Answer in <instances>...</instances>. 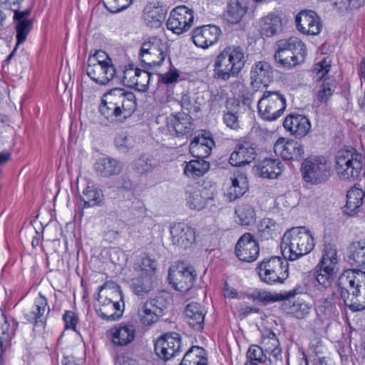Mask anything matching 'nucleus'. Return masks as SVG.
<instances>
[{"instance_id": "obj_1", "label": "nucleus", "mask_w": 365, "mask_h": 365, "mask_svg": "<svg viewBox=\"0 0 365 365\" xmlns=\"http://www.w3.org/2000/svg\"><path fill=\"white\" fill-rule=\"evenodd\" d=\"M136 109V98L131 91L115 88L105 93L98 110L110 123H118L129 118Z\"/></svg>"}, {"instance_id": "obj_2", "label": "nucleus", "mask_w": 365, "mask_h": 365, "mask_svg": "<svg viewBox=\"0 0 365 365\" xmlns=\"http://www.w3.org/2000/svg\"><path fill=\"white\" fill-rule=\"evenodd\" d=\"M314 246L310 232L304 227H296L283 235L280 247L284 258L294 261L311 252Z\"/></svg>"}, {"instance_id": "obj_3", "label": "nucleus", "mask_w": 365, "mask_h": 365, "mask_svg": "<svg viewBox=\"0 0 365 365\" xmlns=\"http://www.w3.org/2000/svg\"><path fill=\"white\" fill-rule=\"evenodd\" d=\"M247 61L245 50L237 45L225 47L216 57L215 72L218 78L224 81L236 77Z\"/></svg>"}, {"instance_id": "obj_4", "label": "nucleus", "mask_w": 365, "mask_h": 365, "mask_svg": "<svg viewBox=\"0 0 365 365\" xmlns=\"http://www.w3.org/2000/svg\"><path fill=\"white\" fill-rule=\"evenodd\" d=\"M286 259L272 256L259 262L257 270L260 279L270 285L283 283L289 275V264Z\"/></svg>"}, {"instance_id": "obj_5", "label": "nucleus", "mask_w": 365, "mask_h": 365, "mask_svg": "<svg viewBox=\"0 0 365 365\" xmlns=\"http://www.w3.org/2000/svg\"><path fill=\"white\" fill-rule=\"evenodd\" d=\"M363 157L354 150H341L335 158V168L342 180H354L362 170Z\"/></svg>"}, {"instance_id": "obj_6", "label": "nucleus", "mask_w": 365, "mask_h": 365, "mask_svg": "<svg viewBox=\"0 0 365 365\" xmlns=\"http://www.w3.org/2000/svg\"><path fill=\"white\" fill-rule=\"evenodd\" d=\"M286 107V98L279 91L266 90L257 103L259 115L267 121H274L279 118Z\"/></svg>"}, {"instance_id": "obj_7", "label": "nucleus", "mask_w": 365, "mask_h": 365, "mask_svg": "<svg viewBox=\"0 0 365 365\" xmlns=\"http://www.w3.org/2000/svg\"><path fill=\"white\" fill-rule=\"evenodd\" d=\"M337 263L336 249L330 245L326 246L322 257L315 268V279L319 285L324 288L331 287L336 277Z\"/></svg>"}, {"instance_id": "obj_8", "label": "nucleus", "mask_w": 365, "mask_h": 365, "mask_svg": "<svg viewBox=\"0 0 365 365\" xmlns=\"http://www.w3.org/2000/svg\"><path fill=\"white\" fill-rule=\"evenodd\" d=\"M302 173L307 182L318 185L330 176V168L324 157L308 158L302 164Z\"/></svg>"}, {"instance_id": "obj_9", "label": "nucleus", "mask_w": 365, "mask_h": 365, "mask_svg": "<svg viewBox=\"0 0 365 365\" xmlns=\"http://www.w3.org/2000/svg\"><path fill=\"white\" fill-rule=\"evenodd\" d=\"M168 52V43L158 37H153L142 44L139 55L142 63L155 66L162 64Z\"/></svg>"}, {"instance_id": "obj_10", "label": "nucleus", "mask_w": 365, "mask_h": 365, "mask_svg": "<svg viewBox=\"0 0 365 365\" xmlns=\"http://www.w3.org/2000/svg\"><path fill=\"white\" fill-rule=\"evenodd\" d=\"M194 21L192 9L180 5L173 9L166 22L167 28L176 34L187 31Z\"/></svg>"}, {"instance_id": "obj_11", "label": "nucleus", "mask_w": 365, "mask_h": 365, "mask_svg": "<svg viewBox=\"0 0 365 365\" xmlns=\"http://www.w3.org/2000/svg\"><path fill=\"white\" fill-rule=\"evenodd\" d=\"M173 245L185 250L195 242V232L192 227L183 222L175 223L170 229Z\"/></svg>"}, {"instance_id": "obj_12", "label": "nucleus", "mask_w": 365, "mask_h": 365, "mask_svg": "<svg viewBox=\"0 0 365 365\" xmlns=\"http://www.w3.org/2000/svg\"><path fill=\"white\" fill-rule=\"evenodd\" d=\"M180 351V338L178 334H165L155 344L156 355L167 361L175 356Z\"/></svg>"}, {"instance_id": "obj_13", "label": "nucleus", "mask_w": 365, "mask_h": 365, "mask_svg": "<svg viewBox=\"0 0 365 365\" xmlns=\"http://www.w3.org/2000/svg\"><path fill=\"white\" fill-rule=\"evenodd\" d=\"M31 14V8L28 7L21 13H14L11 18L15 23L16 43L13 51L7 57V61L11 58L21 44H23L27 38L28 34L32 29L33 22L28 17Z\"/></svg>"}, {"instance_id": "obj_14", "label": "nucleus", "mask_w": 365, "mask_h": 365, "mask_svg": "<svg viewBox=\"0 0 365 365\" xmlns=\"http://www.w3.org/2000/svg\"><path fill=\"white\" fill-rule=\"evenodd\" d=\"M196 273L192 267L170 269L168 279L173 287L181 292L189 291L194 284Z\"/></svg>"}, {"instance_id": "obj_15", "label": "nucleus", "mask_w": 365, "mask_h": 365, "mask_svg": "<svg viewBox=\"0 0 365 365\" xmlns=\"http://www.w3.org/2000/svg\"><path fill=\"white\" fill-rule=\"evenodd\" d=\"M259 252V244L249 232L242 235L235 246V254L241 261L254 262L258 257Z\"/></svg>"}, {"instance_id": "obj_16", "label": "nucleus", "mask_w": 365, "mask_h": 365, "mask_svg": "<svg viewBox=\"0 0 365 365\" xmlns=\"http://www.w3.org/2000/svg\"><path fill=\"white\" fill-rule=\"evenodd\" d=\"M274 152L287 160H299L304 157V145L294 140L279 138L274 145Z\"/></svg>"}, {"instance_id": "obj_17", "label": "nucleus", "mask_w": 365, "mask_h": 365, "mask_svg": "<svg viewBox=\"0 0 365 365\" xmlns=\"http://www.w3.org/2000/svg\"><path fill=\"white\" fill-rule=\"evenodd\" d=\"M297 29L306 35H317L322 29V24L317 13L312 10L300 11L295 19Z\"/></svg>"}, {"instance_id": "obj_18", "label": "nucleus", "mask_w": 365, "mask_h": 365, "mask_svg": "<svg viewBox=\"0 0 365 365\" xmlns=\"http://www.w3.org/2000/svg\"><path fill=\"white\" fill-rule=\"evenodd\" d=\"M192 34L193 43L197 47L207 48L218 41L221 30L218 26L209 24L195 28Z\"/></svg>"}, {"instance_id": "obj_19", "label": "nucleus", "mask_w": 365, "mask_h": 365, "mask_svg": "<svg viewBox=\"0 0 365 365\" xmlns=\"http://www.w3.org/2000/svg\"><path fill=\"white\" fill-rule=\"evenodd\" d=\"M43 295L39 293V299L36 300L32 309L24 314L26 320L33 324L34 332L43 338L46 329V318L43 316L46 307Z\"/></svg>"}, {"instance_id": "obj_20", "label": "nucleus", "mask_w": 365, "mask_h": 365, "mask_svg": "<svg viewBox=\"0 0 365 365\" xmlns=\"http://www.w3.org/2000/svg\"><path fill=\"white\" fill-rule=\"evenodd\" d=\"M94 59L87 65L86 73L92 81L100 85H106L115 76L116 71L113 64H95Z\"/></svg>"}, {"instance_id": "obj_21", "label": "nucleus", "mask_w": 365, "mask_h": 365, "mask_svg": "<svg viewBox=\"0 0 365 365\" xmlns=\"http://www.w3.org/2000/svg\"><path fill=\"white\" fill-rule=\"evenodd\" d=\"M255 148L248 141L238 143L230 155L229 162L233 166H242L250 164L255 159Z\"/></svg>"}, {"instance_id": "obj_22", "label": "nucleus", "mask_w": 365, "mask_h": 365, "mask_svg": "<svg viewBox=\"0 0 365 365\" xmlns=\"http://www.w3.org/2000/svg\"><path fill=\"white\" fill-rule=\"evenodd\" d=\"M284 128L296 138L304 137L311 129L309 120L303 115L292 113L287 115L283 123Z\"/></svg>"}, {"instance_id": "obj_23", "label": "nucleus", "mask_w": 365, "mask_h": 365, "mask_svg": "<svg viewBox=\"0 0 365 365\" xmlns=\"http://www.w3.org/2000/svg\"><path fill=\"white\" fill-rule=\"evenodd\" d=\"M185 194L187 203L192 210H202L207 203L214 199L213 193L210 194L205 187L199 189L193 186H187Z\"/></svg>"}, {"instance_id": "obj_24", "label": "nucleus", "mask_w": 365, "mask_h": 365, "mask_svg": "<svg viewBox=\"0 0 365 365\" xmlns=\"http://www.w3.org/2000/svg\"><path fill=\"white\" fill-rule=\"evenodd\" d=\"M338 287L341 299L351 310L356 312L365 309V287L363 295H361L362 290L359 289H344L343 286H338Z\"/></svg>"}, {"instance_id": "obj_25", "label": "nucleus", "mask_w": 365, "mask_h": 365, "mask_svg": "<svg viewBox=\"0 0 365 365\" xmlns=\"http://www.w3.org/2000/svg\"><path fill=\"white\" fill-rule=\"evenodd\" d=\"M338 286H343L344 289L363 290L365 288V271L355 269L344 271L339 277Z\"/></svg>"}, {"instance_id": "obj_26", "label": "nucleus", "mask_w": 365, "mask_h": 365, "mask_svg": "<svg viewBox=\"0 0 365 365\" xmlns=\"http://www.w3.org/2000/svg\"><path fill=\"white\" fill-rule=\"evenodd\" d=\"M185 317L188 324L196 331L204 328V321L206 311L201 304L192 302L184 310Z\"/></svg>"}, {"instance_id": "obj_27", "label": "nucleus", "mask_w": 365, "mask_h": 365, "mask_svg": "<svg viewBox=\"0 0 365 365\" xmlns=\"http://www.w3.org/2000/svg\"><path fill=\"white\" fill-rule=\"evenodd\" d=\"M282 31V17L280 14L271 12L259 20L262 36L272 37Z\"/></svg>"}, {"instance_id": "obj_28", "label": "nucleus", "mask_w": 365, "mask_h": 365, "mask_svg": "<svg viewBox=\"0 0 365 365\" xmlns=\"http://www.w3.org/2000/svg\"><path fill=\"white\" fill-rule=\"evenodd\" d=\"M168 126L174 129L178 137L190 134L193 130L192 118L185 113H173L170 116Z\"/></svg>"}, {"instance_id": "obj_29", "label": "nucleus", "mask_w": 365, "mask_h": 365, "mask_svg": "<svg viewBox=\"0 0 365 365\" xmlns=\"http://www.w3.org/2000/svg\"><path fill=\"white\" fill-rule=\"evenodd\" d=\"M122 165L119 161L112 158H102L94 164V170L98 176L109 178L120 173Z\"/></svg>"}, {"instance_id": "obj_30", "label": "nucleus", "mask_w": 365, "mask_h": 365, "mask_svg": "<svg viewBox=\"0 0 365 365\" xmlns=\"http://www.w3.org/2000/svg\"><path fill=\"white\" fill-rule=\"evenodd\" d=\"M167 9L163 6L148 4L145 9L144 20L148 26L159 28L165 19Z\"/></svg>"}, {"instance_id": "obj_31", "label": "nucleus", "mask_w": 365, "mask_h": 365, "mask_svg": "<svg viewBox=\"0 0 365 365\" xmlns=\"http://www.w3.org/2000/svg\"><path fill=\"white\" fill-rule=\"evenodd\" d=\"M257 170L260 177L274 179L281 175L282 164L279 159L266 158L259 162Z\"/></svg>"}, {"instance_id": "obj_32", "label": "nucleus", "mask_w": 365, "mask_h": 365, "mask_svg": "<svg viewBox=\"0 0 365 365\" xmlns=\"http://www.w3.org/2000/svg\"><path fill=\"white\" fill-rule=\"evenodd\" d=\"M110 333L113 344L118 346H125L134 340L135 329L132 325H120L112 328Z\"/></svg>"}, {"instance_id": "obj_33", "label": "nucleus", "mask_w": 365, "mask_h": 365, "mask_svg": "<svg viewBox=\"0 0 365 365\" xmlns=\"http://www.w3.org/2000/svg\"><path fill=\"white\" fill-rule=\"evenodd\" d=\"M251 78L255 82L266 83L273 77V71L269 63L266 61L256 62L250 71Z\"/></svg>"}, {"instance_id": "obj_34", "label": "nucleus", "mask_w": 365, "mask_h": 365, "mask_svg": "<svg viewBox=\"0 0 365 365\" xmlns=\"http://www.w3.org/2000/svg\"><path fill=\"white\" fill-rule=\"evenodd\" d=\"M205 350L198 346H192L179 365H207Z\"/></svg>"}, {"instance_id": "obj_35", "label": "nucleus", "mask_w": 365, "mask_h": 365, "mask_svg": "<svg viewBox=\"0 0 365 365\" xmlns=\"http://www.w3.org/2000/svg\"><path fill=\"white\" fill-rule=\"evenodd\" d=\"M279 225L271 218H264L257 226V237L259 240H267L277 235Z\"/></svg>"}, {"instance_id": "obj_36", "label": "nucleus", "mask_w": 365, "mask_h": 365, "mask_svg": "<svg viewBox=\"0 0 365 365\" xmlns=\"http://www.w3.org/2000/svg\"><path fill=\"white\" fill-rule=\"evenodd\" d=\"M16 325L13 322V325L11 326L5 315L0 316V349L1 352L9 346L11 340L15 334Z\"/></svg>"}, {"instance_id": "obj_37", "label": "nucleus", "mask_w": 365, "mask_h": 365, "mask_svg": "<svg viewBox=\"0 0 365 365\" xmlns=\"http://www.w3.org/2000/svg\"><path fill=\"white\" fill-rule=\"evenodd\" d=\"M155 275H140L133 279V292L138 296H144L149 293L154 287Z\"/></svg>"}, {"instance_id": "obj_38", "label": "nucleus", "mask_w": 365, "mask_h": 365, "mask_svg": "<svg viewBox=\"0 0 365 365\" xmlns=\"http://www.w3.org/2000/svg\"><path fill=\"white\" fill-rule=\"evenodd\" d=\"M277 50L282 51H294L301 53V60H304L306 56V46L297 37H291L288 39H282L277 43Z\"/></svg>"}, {"instance_id": "obj_39", "label": "nucleus", "mask_w": 365, "mask_h": 365, "mask_svg": "<svg viewBox=\"0 0 365 365\" xmlns=\"http://www.w3.org/2000/svg\"><path fill=\"white\" fill-rule=\"evenodd\" d=\"M235 212L237 216L239 224L242 225H250L255 222V210L250 204L245 202L239 204L236 207Z\"/></svg>"}, {"instance_id": "obj_40", "label": "nucleus", "mask_w": 365, "mask_h": 365, "mask_svg": "<svg viewBox=\"0 0 365 365\" xmlns=\"http://www.w3.org/2000/svg\"><path fill=\"white\" fill-rule=\"evenodd\" d=\"M246 7L242 6L239 0H230L225 17L230 24H237L246 14Z\"/></svg>"}, {"instance_id": "obj_41", "label": "nucleus", "mask_w": 365, "mask_h": 365, "mask_svg": "<svg viewBox=\"0 0 365 365\" xmlns=\"http://www.w3.org/2000/svg\"><path fill=\"white\" fill-rule=\"evenodd\" d=\"M210 169V163L203 159H195L185 163L184 174L189 178L200 177Z\"/></svg>"}, {"instance_id": "obj_42", "label": "nucleus", "mask_w": 365, "mask_h": 365, "mask_svg": "<svg viewBox=\"0 0 365 365\" xmlns=\"http://www.w3.org/2000/svg\"><path fill=\"white\" fill-rule=\"evenodd\" d=\"M158 165L159 160L148 153L141 155L133 165L134 169L140 174L151 173Z\"/></svg>"}, {"instance_id": "obj_43", "label": "nucleus", "mask_w": 365, "mask_h": 365, "mask_svg": "<svg viewBox=\"0 0 365 365\" xmlns=\"http://www.w3.org/2000/svg\"><path fill=\"white\" fill-rule=\"evenodd\" d=\"M274 57L275 61L284 68H292L304 61L301 60V53L289 51H276Z\"/></svg>"}, {"instance_id": "obj_44", "label": "nucleus", "mask_w": 365, "mask_h": 365, "mask_svg": "<svg viewBox=\"0 0 365 365\" xmlns=\"http://www.w3.org/2000/svg\"><path fill=\"white\" fill-rule=\"evenodd\" d=\"M349 262L355 266V269L365 271V243L357 242L354 245V250L349 256Z\"/></svg>"}, {"instance_id": "obj_45", "label": "nucleus", "mask_w": 365, "mask_h": 365, "mask_svg": "<svg viewBox=\"0 0 365 365\" xmlns=\"http://www.w3.org/2000/svg\"><path fill=\"white\" fill-rule=\"evenodd\" d=\"M102 191L96 188L93 185H88L83 190L82 196H81L85 207H93L98 205L102 200Z\"/></svg>"}, {"instance_id": "obj_46", "label": "nucleus", "mask_w": 365, "mask_h": 365, "mask_svg": "<svg viewBox=\"0 0 365 365\" xmlns=\"http://www.w3.org/2000/svg\"><path fill=\"white\" fill-rule=\"evenodd\" d=\"M336 88V81L334 78H325L317 94V100L320 103H326L330 99Z\"/></svg>"}, {"instance_id": "obj_47", "label": "nucleus", "mask_w": 365, "mask_h": 365, "mask_svg": "<svg viewBox=\"0 0 365 365\" xmlns=\"http://www.w3.org/2000/svg\"><path fill=\"white\" fill-rule=\"evenodd\" d=\"M334 297L335 294L333 292L319 302V304L317 308L318 316L328 319L332 317L335 314L336 307L335 305Z\"/></svg>"}, {"instance_id": "obj_48", "label": "nucleus", "mask_w": 365, "mask_h": 365, "mask_svg": "<svg viewBox=\"0 0 365 365\" xmlns=\"http://www.w3.org/2000/svg\"><path fill=\"white\" fill-rule=\"evenodd\" d=\"M247 358L249 361H247L245 365H258L257 362L264 365L267 364V356L264 354L263 349L257 345L250 346L247 352Z\"/></svg>"}, {"instance_id": "obj_49", "label": "nucleus", "mask_w": 365, "mask_h": 365, "mask_svg": "<svg viewBox=\"0 0 365 365\" xmlns=\"http://www.w3.org/2000/svg\"><path fill=\"white\" fill-rule=\"evenodd\" d=\"M230 100L227 101V112L225 113L223 120L227 126L230 127L232 129H237L240 128V123L238 120L237 112L240 108V105L238 103L235 105H232V107L229 108ZM232 102L234 103V100H232Z\"/></svg>"}, {"instance_id": "obj_50", "label": "nucleus", "mask_w": 365, "mask_h": 365, "mask_svg": "<svg viewBox=\"0 0 365 365\" xmlns=\"http://www.w3.org/2000/svg\"><path fill=\"white\" fill-rule=\"evenodd\" d=\"M113 304L110 299H106L104 304L96 309V312L99 317L106 321H116L120 319V314L113 311Z\"/></svg>"}, {"instance_id": "obj_51", "label": "nucleus", "mask_w": 365, "mask_h": 365, "mask_svg": "<svg viewBox=\"0 0 365 365\" xmlns=\"http://www.w3.org/2000/svg\"><path fill=\"white\" fill-rule=\"evenodd\" d=\"M138 314L141 323L145 326L153 324L158 321L160 317L151 308H149L145 302L139 308Z\"/></svg>"}, {"instance_id": "obj_52", "label": "nucleus", "mask_w": 365, "mask_h": 365, "mask_svg": "<svg viewBox=\"0 0 365 365\" xmlns=\"http://www.w3.org/2000/svg\"><path fill=\"white\" fill-rule=\"evenodd\" d=\"M236 187L240 188L239 190H237L238 193H233L235 195L234 198L240 197L248 190V182L245 174L239 173L232 179V186L230 189H231V190H234V192H236Z\"/></svg>"}, {"instance_id": "obj_53", "label": "nucleus", "mask_w": 365, "mask_h": 365, "mask_svg": "<svg viewBox=\"0 0 365 365\" xmlns=\"http://www.w3.org/2000/svg\"><path fill=\"white\" fill-rule=\"evenodd\" d=\"M115 144L119 151L127 153L134 146V140L132 136L120 133L115 138Z\"/></svg>"}, {"instance_id": "obj_54", "label": "nucleus", "mask_w": 365, "mask_h": 365, "mask_svg": "<svg viewBox=\"0 0 365 365\" xmlns=\"http://www.w3.org/2000/svg\"><path fill=\"white\" fill-rule=\"evenodd\" d=\"M160 317L168 305V301L163 295H158L145 302Z\"/></svg>"}, {"instance_id": "obj_55", "label": "nucleus", "mask_w": 365, "mask_h": 365, "mask_svg": "<svg viewBox=\"0 0 365 365\" xmlns=\"http://www.w3.org/2000/svg\"><path fill=\"white\" fill-rule=\"evenodd\" d=\"M133 0H103L104 6L110 13H118L127 9Z\"/></svg>"}, {"instance_id": "obj_56", "label": "nucleus", "mask_w": 365, "mask_h": 365, "mask_svg": "<svg viewBox=\"0 0 365 365\" xmlns=\"http://www.w3.org/2000/svg\"><path fill=\"white\" fill-rule=\"evenodd\" d=\"M152 78V74L145 70L138 69L133 86L139 91H145L148 89Z\"/></svg>"}, {"instance_id": "obj_57", "label": "nucleus", "mask_w": 365, "mask_h": 365, "mask_svg": "<svg viewBox=\"0 0 365 365\" xmlns=\"http://www.w3.org/2000/svg\"><path fill=\"white\" fill-rule=\"evenodd\" d=\"M135 269L140 272V275H154L155 264L150 257H143L140 262L135 264Z\"/></svg>"}, {"instance_id": "obj_58", "label": "nucleus", "mask_w": 365, "mask_h": 365, "mask_svg": "<svg viewBox=\"0 0 365 365\" xmlns=\"http://www.w3.org/2000/svg\"><path fill=\"white\" fill-rule=\"evenodd\" d=\"M265 351L269 354V357L267 358V365H279L282 363V349L279 346H268Z\"/></svg>"}, {"instance_id": "obj_59", "label": "nucleus", "mask_w": 365, "mask_h": 365, "mask_svg": "<svg viewBox=\"0 0 365 365\" xmlns=\"http://www.w3.org/2000/svg\"><path fill=\"white\" fill-rule=\"evenodd\" d=\"M212 148L207 146L197 145L191 142L190 144V152L196 158L203 159L207 158L211 153Z\"/></svg>"}, {"instance_id": "obj_60", "label": "nucleus", "mask_w": 365, "mask_h": 365, "mask_svg": "<svg viewBox=\"0 0 365 365\" xmlns=\"http://www.w3.org/2000/svg\"><path fill=\"white\" fill-rule=\"evenodd\" d=\"M138 69L133 64L126 66L123 71V83L128 86L133 87Z\"/></svg>"}, {"instance_id": "obj_61", "label": "nucleus", "mask_w": 365, "mask_h": 365, "mask_svg": "<svg viewBox=\"0 0 365 365\" xmlns=\"http://www.w3.org/2000/svg\"><path fill=\"white\" fill-rule=\"evenodd\" d=\"M179 76V71L176 68H173L164 74H159L158 81L159 83L169 85L176 83Z\"/></svg>"}, {"instance_id": "obj_62", "label": "nucleus", "mask_w": 365, "mask_h": 365, "mask_svg": "<svg viewBox=\"0 0 365 365\" xmlns=\"http://www.w3.org/2000/svg\"><path fill=\"white\" fill-rule=\"evenodd\" d=\"M191 142L202 146H207L212 149L215 146L213 138L211 137L210 133L206 131H205L202 135L195 136Z\"/></svg>"}, {"instance_id": "obj_63", "label": "nucleus", "mask_w": 365, "mask_h": 365, "mask_svg": "<svg viewBox=\"0 0 365 365\" xmlns=\"http://www.w3.org/2000/svg\"><path fill=\"white\" fill-rule=\"evenodd\" d=\"M269 342H272V346H279L276 334L271 329H267L262 334V344L266 349L269 346Z\"/></svg>"}, {"instance_id": "obj_64", "label": "nucleus", "mask_w": 365, "mask_h": 365, "mask_svg": "<svg viewBox=\"0 0 365 365\" xmlns=\"http://www.w3.org/2000/svg\"><path fill=\"white\" fill-rule=\"evenodd\" d=\"M331 67V60L329 58H324L322 61L316 64L314 71L319 78L327 75Z\"/></svg>"}]
</instances>
